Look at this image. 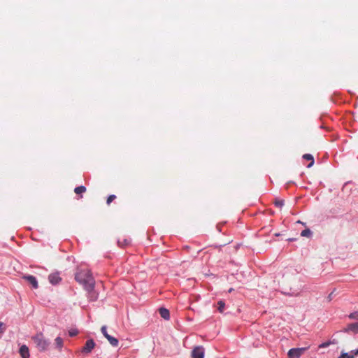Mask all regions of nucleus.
<instances>
[{
  "label": "nucleus",
  "instance_id": "nucleus-1",
  "mask_svg": "<svg viewBox=\"0 0 358 358\" xmlns=\"http://www.w3.org/2000/svg\"><path fill=\"white\" fill-rule=\"evenodd\" d=\"M76 281L82 284L88 292H92L94 287V280L91 272L87 269H81L78 271L75 277Z\"/></svg>",
  "mask_w": 358,
  "mask_h": 358
},
{
  "label": "nucleus",
  "instance_id": "nucleus-2",
  "mask_svg": "<svg viewBox=\"0 0 358 358\" xmlns=\"http://www.w3.org/2000/svg\"><path fill=\"white\" fill-rule=\"evenodd\" d=\"M31 341L34 343L36 348L40 352H44L48 350L50 342L44 337L41 333L37 334L36 335L31 337Z\"/></svg>",
  "mask_w": 358,
  "mask_h": 358
},
{
  "label": "nucleus",
  "instance_id": "nucleus-3",
  "mask_svg": "<svg viewBox=\"0 0 358 358\" xmlns=\"http://www.w3.org/2000/svg\"><path fill=\"white\" fill-rule=\"evenodd\" d=\"M309 348V346L299 348H292L287 352L288 358H300V357Z\"/></svg>",
  "mask_w": 358,
  "mask_h": 358
},
{
  "label": "nucleus",
  "instance_id": "nucleus-4",
  "mask_svg": "<svg viewBox=\"0 0 358 358\" xmlns=\"http://www.w3.org/2000/svg\"><path fill=\"white\" fill-rule=\"evenodd\" d=\"M96 344L93 339H89L86 341L85 345L82 348L83 353L89 354L94 348Z\"/></svg>",
  "mask_w": 358,
  "mask_h": 358
},
{
  "label": "nucleus",
  "instance_id": "nucleus-5",
  "mask_svg": "<svg viewBox=\"0 0 358 358\" xmlns=\"http://www.w3.org/2000/svg\"><path fill=\"white\" fill-rule=\"evenodd\" d=\"M192 358H203L204 348L202 346L195 347L192 352Z\"/></svg>",
  "mask_w": 358,
  "mask_h": 358
},
{
  "label": "nucleus",
  "instance_id": "nucleus-6",
  "mask_svg": "<svg viewBox=\"0 0 358 358\" xmlns=\"http://www.w3.org/2000/svg\"><path fill=\"white\" fill-rule=\"evenodd\" d=\"M22 278L31 285L34 289H37L38 287V281L34 276L31 275H24Z\"/></svg>",
  "mask_w": 358,
  "mask_h": 358
},
{
  "label": "nucleus",
  "instance_id": "nucleus-7",
  "mask_svg": "<svg viewBox=\"0 0 358 358\" xmlns=\"http://www.w3.org/2000/svg\"><path fill=\"white\" fill-rule=\"evenodd\" d=\"M48 280L52 285H57L61 281L62 278L58 273H54L49 275Z\"/></svg>",
  "mask_w": 358,
  "mask_h": 358
},
{
  "label": "nucleus",
  "instance_id": "nucleus-8",
  "mask_svg": "<svg viewBox=\"0 0 358 358\" xmlns=\"http://www.w3.org/2000/svg\"><path fill=\"white\" fill-rule=\"evenodd\" d=\"M19 353L22 358H29V350L26 345H22L19 350Z\"/></svg>",
  "mask_w": 358,
  "mask_h": 358
},
{
  "label": "nucleus",
  "instance_id": "nucleus-9",
  "mask_svg": "<svg viewBox=\"0 0 358 358\" xmlns=\"http://www.w3.org/2000/svg\"><path fill=\"white\" fill-rule=\"evenodd\" d=\"M357 355H358V348L350 352H342L338 358H355Z\"/></svg>",
  "mask_w": 358,
  "mask_h": 358
},
{
  "label": "nucleus",
  "instance_id": "nucleus-10",
  "mask_svg": "<svg viewBox=\"0 0 358 358\" xmlns=\"http://www.w3.org/2000/svg\"><path fill=\"white\" fill-rule=\"evenodd\" d=\"M352 331L355 334L358 333V322L352 323L347 326L346 328L344 329L345 332Z\"/></svg>",
  "mask_w": 358,
  "mask_h": 358
},
{
  "label": "nucleus",
  "instance_id": "nucleus-11",
  "mask_svg": "<svg viewBox=\"0 0 358 358\" xmlns=\"http://www.w3.org/2000/svg\"><path fill=\"white\" fill-rule=\"evenodd\" d=\"M159 313L160 314V316L165 319V320H169V317H170V313H169V310L165 308H160L159 309Z\"/></svg>",
  "mask_w": 358,
  "mask_h": 358
},
{
  "label": "nucleus",
  "instance_id": "nucleus-12",
  "mask_svg": "<svg viewBox=\"0 0 358 358\" xmlns=\"http://www.w3.org/2000/svg\"><path fill=\"white\" fill-rule=\"evenodd\" d=\"M106 338L108 341L112 346L117 347L118 345L119 341L116 338L109 335Z\"/></svg>",
  "mask_w": 358,
  "mask_h": 358
},
{
  "label": "nucleus",
  "instance_id": "nucleus-13",
  "mask_svg": "<svg viewBox=\"0 0 358 358\" xmlns=\"http://www.w3.org/2000/svg\"><path fill=\"white\" fill-rule=\"evenodd\" d=\"M303 158L304 159L310 161V163L307 166L308 168L311 167L314 164V159L312 155L310 154H305L303 155Z\"/></svg>",
  "mask_w": 358,
  "mask_h": 358
},
{
  "label": "nucleus",
  "instance_id": "nucleus-14",
  "mask_svg": "<svg viewBox=\"0 0 358 358\" xmlns=\"http://www.w3.org/2000/svg\"><path fill=\"white\" fill-rule=\"evenodd\" d=\"M56 347L59 349V350H61L63 347V340L60 337H57L55 340Z\"/></svg>",
  "mask_w": 358,
  "mask_h": 358
},
{
  "label": "nucleus",
  "instance_id": "nucleus-15",
  "mask_svg": "<svg viewBox=\"0 0 358 358\" xmlns=\"http://www.w3.org/2000/svg\"><path fill=\"white\" fill-rule=\"evenodd\" d=\"M87 190L86 187L85 186H78L74 189V192L77 194H80L82 193L85 192Z\"/></svg>",
  "mask_w": 358,
  "mask_h": 358
},
{
  "label": "nucleus",
  "instance_id": "nucleus-16",
  "mask_svg": "<svg viewBox=\"0 0 358 358\" xmlns=\"http://www.w3.org/2000/svg\"><path fill=\"white\" fill-rule=\"evenodd\" d=\"M312 235V231L309 229L303 230L301 233V236L303 237L310 238Z\"/></svg>",
  "mask_w": 358,
  "mask_h": 358
},
{
  "label": "nucleus",
  "instance_id": "nucleus-17",
  "mask_svg": "<svg viewBox=\"0 0 358 358\" xmlns=\"http://www.w3.org/2000/svg\"><path fill=\"white\" fill-rule=\"evenodd\" d=\"M274 204L276 207L281 208L284 205V200L276 199Z\"/></svg>",
  "mask_w": 358,
  "mask_h": 358
},
{
  "label": "nucleus",
  "instance_id": "nucleus-18",
  "mask_svg": "<svg viewBox=\"0 0 358 358\" xmlns=\"http://www.w3.org/2000/svg\"><path fill=\"white\" fill-rule=\"evenodd\" d=\"M217 306H218V308H217L218 310L220 313H222L224 310V306H225L224 303L222 301H219L217 303Z\"/></svg>",
  "mask_w": 358,
  "mask_h": 358
},
{
  "label": "nucleus",
  "instance_id": "nucleus-19",
  "mask_svg": "<svg viewBox=\"0 0 358 358\" xmlns=\"http://www.w3.org/2000/svg\"><path fill=\"white\" fill-rule=\"evenodd\" d=\"M349 317L352 320H358V311H355L354 313H352L349 315Z\"/></svg>",
  "mask_w": 358,
  "mask_h": 358
},
{
  "label": "nucleus",
  "instance_id": "nucleus-20",
  "mask_svg": "<svg viewBox=\"0 0 358 358\" xmlns=\"http://www.w3.org/2000/svg\"><path fill=\"white\" fill-rule=\"evenodd\" d=\"M116 198V196L114 195V194H112V195H110L108 198H107V201H106V203L108 205H110V203L114 200Z\"/></svg>",
  "mask_w": 358,
  "mask_h": 358
},
{
  "label": "nucleus",
  "instance_id": "nucleus-21",
  "mask_svg": "<svg viewBox=\"0 0 358 358\" xmlns=\"http://www.w3.org/2000/svg\"><path fill=\"white\" fill-rule=\"evenodd\" d=\"M78 334V331L77 329H71L69 331V334L70 336L73 337L76 336Z\"/></svg>",
  "mask_w": 358,
  "mask_h": 358
},
{
  "label": "nucleus",
  "instance_id": "nucleus-22",
  "mask_svg": "<svg viewBox=\"0 0 358 358\" xmlns=\"http://www.w3.org/2000/svg\"><path fill=\"white\" fill-rule=\"evenodd\" d=\"M101 331L105 338H106L108 336H109V334L107 332L106 326H103L101 329Z\"/></svg>",
  "mask_w": 358,
  "mask_h": 358
},
{
  "label": "nucleus",
  "instance_id": "nucleus-23",
  "mask_svg": "<svg viewBox=\"0 0 358 358\" xmlns=\"http://www.w3.org/2000/svg\"><path fill=\"white\" fill-rule=\"evenodd\" d=\"M331 344V342L322 343L319 345V348H324L328 347Z\"/></svg>",
  "mask_w": 358,
  "mask_h": 358
},
{
  "label": "nucleus",
  "instance_id": "nucleus-24",
  "mask_svg": "<svg viewBox=\"0 0 358 358\" xmlns=\"http://www.w3.org/2000/svg\"><path fill=\"white\" fill-rule=\"evenodd\" d=\"M118 244L120 245V246H123V245H127L128 244V241L124 239L122 242L119 241H118Z\"/></svg>",
  "mask_w": 358,
  "mask_h": 358
},
{
  "label": "nucleus",
  "instance_id": "nucleus-25",
  "mask_svg": "<svg viewBox=\"0 0 358 358\" xmlns=\"http://www.w3.org/2000/svg\"><path fill=\"white\" fill-rule=\"evenodd\" d=\"M90 297L91 300H95V299H96L97 296H96V294H95V293H91V295Z\"/></svg>",
  "mask_w": 358,
  "mask_h": 358
},
{
  "label": "nucleus",
  "instance_id": "nucleus-26",
  "mask_svg": "<svg viewBox=\"0 0 358 358\" xmlns=\"http://www.w3.org/2000/svg\"><path fill=\"white\" fill-rule=\"evenodd\" d=\"M334 294V292L333 291L332 292H331L329 296H328V299L329 301H331L332 299V297H333V295Z\"/></svg>",
  "mask_w": 358,
  "mask_h": 358
},
{
  "label": "nucleus",
  "instance_id": "nucleus-27",
  "mask_svg": "<svg viewBox=\"0 0 358 358\" xmlns=\"http://www.w3.org/2000/svg\"><path fill=\"white\" fill-rule=\"evenodd\" d=\"M3 323L0 322V333H2L3 331Z\"/></svg>",
  "mask_w": 358,
  "mask_h": 358
},
{
  "label": "nucleus",
  "instance_id": "nucleus-28",
  "mask_svg": "<svg viewBox=\"0 0 358 358\" xmlns=\"http://www.w3.org/2000/svg\"><path fill=\"white\" fill-rule=\"evenodd\" d=\"M295 240H296V238H289L288 239L289 241H295Z\"/></svg>",
  "mask_w": 358,
  "mask_h": 358
},
{
  "label": "nucleus",
  "instance_id": "nucleus-29",
  "mask_svg": "<svg viewBox=\"0 0 358 358\" xmlns=\"http://www.w3.org/2000/svg\"><path fill=\"white\" fill-rule=\"evenodd\" d=\"M233 290H234L233 288H230L228 292H231Z\"/></svg>",
  "mask_w": 358,
  "mask_h": 358
}]
</instances>
